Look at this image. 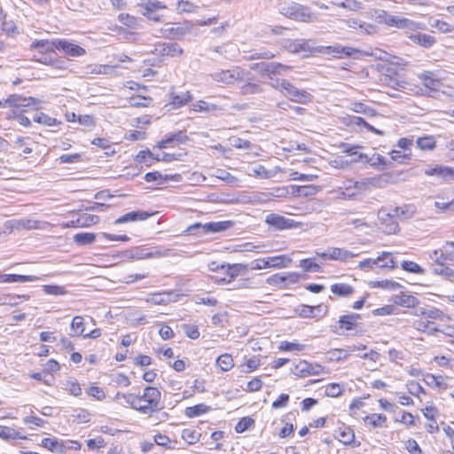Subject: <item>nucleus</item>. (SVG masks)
I'll list each match as a JSON object with an SVG mask.
<instances>
[{"label":"nucleus","mask_w":454,"mask_h":454,"mask_svg":"<svg viewBox=\"0 0 454 454\" xmlns=\"http://www.w3.org/2000/svg\"><path fill=\"white\" fill-rule=\"evenodd\" d=\"M312 41L302 40L295 47V51H303L308 52H319L323 54L331 55L334 58L350 57L358 51L349 46H342L340 44H334L331 46H316Z\"/></svg>","instance_id":"obj_1"},{"label":"nucleus","mask_w":454,"mask_h":454,"mask_svg":"<svg viewBox=\"0 0 454 454\" xmlns=\"http://www.w3.org/2000/svg\"><path fill=\"white\" fill-rule=\"evenodd\" d=\"M142 399L141 406L138 411L143 414L152 415L162 409L160 405L161 394L160 390L154 387H146L144 393L140 395Z\"/></svg>","instance_id":"obj_2"},{"label":"nucleus","mask_w":454,"mask_h":454,"mask_svg":"<svg viewBox=\"0 0 454 454\" xmlns=\"http://www.w3.org/2000/svg\"><path fill=\"white\" fill-rule=\"evenodd\" d=\"M279 12L292 20L301 22H309L313 20V13L309 8L295 2L284 3Z\"/></svg>","instance_id":"obj_3"},{"label":"nucleus","mask_w":454,"mask_h":454,"mask_svg":"<svg viewBox=\"0 0 454 454\" xmlns=\"http://www.w3.org/2000/svg\"><path fill=\"white\" fill-rule=\"evenodd\" d=\"M234 225L232 221L210 222L207 223H196L186 228L185 233L189 235H199L215 233L226 231Z\"/></svg>","instance_id":"obj_4"},{"label":"nucleus","mask_w":454,"mask_h":454,"mask_svg":"<svg viewBox=\"0 0 454 454\" xmlns=\"http://www.w3.org/2000/svg\"><path fill=\"white\" fill-rule=\"evenodd\" d=\"M378 220L384 233L388 235L395 234L399 231L397 218L391 209H380L378 212Z\"/></svg>","instance_id":"obj_5"},{"label":"nucleus","mask_w":454,"mask_h":454,"mask_svg":"<svg viewBox=\"0 0 454 454\" xmlns=\"http://www.w3.org/2000/svg\"><path fill=\"white\" fill-rule=\"evenodd\" d=\"M281 93L291 101L300 104H307L312 99L311 94L304 90H299L287 80H285Z\"/></svg>","instance_id":"obj_6"},{"label":"nucleus","mask_w":454,"mask_h":454,"mask_svg":"<svg viewBox=\"0 0 454 454\" xmlns=\"http://www.w3.org/2000/svg\"><path fill=\"white\" fill-rule=\"evenodd\" d=\"M381 22L390 27H395L397 28H406L410 30H415L418 28V24L409 19L394 16L388 14L387 12L382 11V14L378 17Z\"/></svg>","instance_id":"obj_7"},{"label":"nucleus","mask_w":454,"mask_h":454,"mask_svg":"<svg viewBox=\"0 0 454 454\" xmlns=\"http://www.w3.org/2000/svg\"><path fill=\"white\" fill-rule=\"evenodd\" d=\"M265 223L278 231L293 229L300 225L298 222L293 219L274 213L266 216Z\"/></svg>","instance_id":"obj_8"},{"label":"nucleus","mask_w":454,"mask_h":454,"mask_svg":"<svg viewBox=\"0 0 454 454\" xmlns=\"http://www.w3.org/2000/svg\"><path fill=\"white\" fill-rule=\"evenodd\" d=\"M193 27V25L185 21L184 23H168L165 25L164 33L167 36L173 39H180L186 34L190 33Z\"/></svg>","instance_id":"obj_9"},{"label":"nucleus","mask_w":454,"mask_h":454,"mask_svg":"<svg viewBox=\"0 0 454 454\" xmlns=\"http://www.w3.org/2000/svg\"><path fill=\"white\" fill-rule=\"evenodd\" d=\"M252 69H259L260 73L263 75L271 77V74H282L286 71L289 70V67L284 66L277 62H262L254 64L251 67Z\"/></svg>","instance_id":"obj_10"},{"label":"nucleus","mask_w":454,"mask_h":454,"mask_svg":"<svg viewBox=\"0 0 454 454\" xmlns=\"http://www.w3.org/2000/svg\"><path fill=\"white\" fill-rule=\"evenodd\" d=\"M298 377H307L309 375H319L324 372V367L318 364H310L305 360L300 361L293 371Z\"/></svg>","instance_id":"obj_11"},{"label":"nucleus","mask_w":454,"mask_h":454,"mask_svg":"<svg viewBox=\"0 0 454 454\" xmlns=\"http://www.w3.org/2000/svg\"><path fill=\"white\" fill-rule=\"evenodd\" d=\"M388 256V252H383L382 254L376 259L370 258L360 262L358 267L360 270H373L375 267L393 269L395 266L393 259H389V262H386L385 264H380L381 261L385 260Z\"/></svg>","instance_id":"obj_12"},{"label":"nucleus","mask_w":454,"mask_h":454,"mask_svg":"<svg viewBox=\"0 0 454 454\" xmlns=\"http://www.w3.org/2000/svg\"><path fill=\"white\" fill-rule=\"evenodd\" d=\"M58 50L62 51L66 55L70 57H81L86 54L84 48L67 39L58 38Z\"/></svg>","instance_id":"obj_13"},{"label":"nucleus","mask_w":454,"mask_h":454,"mask_svg":"<svg viewBox=\"0 0 454 454\" xmlns=\"http://www.w3.org/2000/svg\"><path fill=\"white\" fill-rule=\"evenodd\" d=\"M188 140L189 138L185 132L183 130H178L177 132L167 135L165 139H162L158 143V147L162 149L166 148L168 145L170 144H185Z\"/></svg>","instance_id":"obj_14"},{"label":"nucleus","mask_w":454,"mask_h":454,"mask_svg":"<svg viewBox=\"0 0 454 454\" xmlns=\"http://www.w3.org/2000/svg\"><path fill=\"white\" fill-rule=\"evenodd\" d=\"M214 81L225 84H232L239 78V72L237 70H222L211 74Z\"/></svg>","instance_id":"obj_15"},{"label":"nucleus","mask_w":454,"mask_h":454,"mask_svg":"<svg viewBox=\"0 0 454 454\" xmlns=\"http://www.w3.org/2000/svg\"><path fill=\"white\" fill-rule=\"evenodd\" d=\"M35 98L32 97H23L19 94H12L10 95L6 99L5 103L9 106H14V107H27L34 105L35 103Z\"/></svg>","instance_id":"obj_16"},{"label":"nucleus","mask_w":454,"mask_h":454,"mask_svg":"<svg viewBox=\"0 0 454 454\" xmlns=\"http://www.w3.org/2000/svg\"><path fill=\"white\" fill-rule=\"evenodd\" d=\"M30 49H37L43 54L54 52L58 50V39L54 40H35L31 45Z\"/></svg>","instance_id":"obj_17"},{"label":"nucleus","mask_w":454,"mask_h":454,"mask_svg":"<svg viewBox=\"0 0 454 454\" xmlns=\"http://www.w3.org/2000/svg\"><path fill=\"white\" fill-rule=\"evenodd\" d=\"M247 269V265L236 263V264H222L221 270L224 271V273L229 277L228 279L226 278H223L221 281L230 283L232 281L242 270H246Z\"/></svg>","instance_id":"obj_18"},{"label":"nucleus","mask_w":454,"mask_h":454,"mask_svg":"<svg viewBox=\"0 0 454 454\" xmlns=\"http://www.w3.org/2000/svg\"><path fill=\"white\" fill-rule=\"evenodd\" d=\"M425 174L427 176H436L443 180L454 178V168L444 166H435L434 168H429L425 169Z\"/></svg>","instance_id":"obj_19"},{"label":"nucleus","mask_w":454,"mask_h":454,"mask_svg":"<svg viewBox=\"0 0 454 454\" xmlns=\"http://www.w3.org/2000/svg\"><path fill=\"white\" fill-rule=\"evenodd\" d=\"M361 315L357 313H349L340 317L338 321L340 328L350 331L357 326Z\"/></svg>","instance_id":"obj_20"},{"label":"nucleus","mask_w":454,"mask_h":454,"mask_svg":"<svg viewBox=\"0 0 454 454\" xmlns=\"http://www.w3.org/2000/svg\"><path fill=\"white\" fill-rule=\"evenodd\" d=\"M151 214L146 211H131L115 220L116 224L125 223L129 222L145 221L149 218Z\"/></svg>","instance_id":"obj_21"},{"label":"nucleus","mask_w":454,"mask_h":454,"mask_svg":"<svg viewBox=\"0 0 454 454\" xmlns=\"http://www.w3.org/2000/svg\"><path fill=\"white\" fill-rule=\"evenodd\" d=\"M99 222V217L96 215H90L82 213L78 215L76 220L71 221V226L73 227H88L96 224Z\"/></svg>","instance_id":"obj_22"},{"label":"nucleus","mask_w":454,"mask_h":454,"mask_svg":"<svg viewBox=\"0 0 454 454\" xmlns=\"http://www.w3.org/2000/svg\"><path fill=\"white\" fill-rule=\"evenodd\" d=\"M393 301L396 305L403 306L405 308H416L419 303V301L417 297L403 293L395 295L393 298Z\"/></svg>","instance_id":"obj_23"},{"label":"nucleus","mask_w":454,"mask_h":454,"mask_svg":"<svg viewBox=\"0 0 454 454\" xmlns=\"http://www.w3.org/2000/svg\"><path fill=\"white\" fill-rule=\"evenodd\" d=\"M330 260L347 262L349 259L358 255L357 253H353L345 248L331 247Z\"/></svg>","instance_id":"obj_24"},{"label":"nucleus","mask_w":454,"mask_h":454,"mask_svg":"<svg viewBox=\"0 0 454 454\" xmlns=\"http://www.w3.org/2000/svg\"><path fill=\"white\" fill-rule=\"evenodd\" d=\"M40 278L33 275H20V274H1L0 275V283H13V282H28V281H36L39 280Z\"/></svg>","instance_id":"obj_25"},{"label":"nucleus","mask_w":454,"mask_h":454,"mask_svg":"<svg viewBox=\"0 0 454 454\" xmlns=\"http://www.w3.org/2000/svg\"><path fill=\"white\" fill-rule=\"evenodd\" d=\"M348 27L354 29H360L362 32L372 35L376 32V26L364 22L360 20L350 19L347 20Z\"/></svg>","instance_id":"obj_26"},{"label":"nucleus","mask_w":454,"mask_h":454,"mask_svg":"<svg viewBox=\"0 0 454 454\" xmlns=\"http://www.w3.org/2000/svg\"><path fill=\"white\" fill-rule=\"evenodd\" d=\"M40 63L48 65L53 68L64 70L67 68L68 60L60 58L44 56L37 60Z\"/></svg>","instance_id":"obj_27"},{"label":"nucleus","mask_w":454,"mask_h":454,"mask_svg":"<svg viewBox=\"0 0 454 454\" xmlns=\"http://www.w3.org/2000/svg\"><path fill=\"white\" fill-rule=\"evenodd\" d=\"M410 39L413 43L419 44L426 48L431 47L435 43V39L434 36L427 35V34H421V33H417V34L411 35L410 36Z\"/></svg>","instance_id":"obj_28"},{"label":"nucleus","mask_w":454,"mask_h":454,"mask_svg":"<svg viewBox=\"0 0 454 454\" xmlns=\"http://www.w3.org/2000/svg\"><path fill=\"white\" fill-rule=\"evenodd\" d=\"M429 258L432 261L431 269L445 264L446 262L449 261L442 248L431 251L429 253Z\"/></svg>","instance_id":"obj_29"},{"label":"nucleus","mask_w":454,"mask_h":454,"mask_svg":"<svg viewBox=\"0 0 454 454\" xmlns=\"http://www.w3.org/2000/svg\"><path fill=\"white\" fill-rule=\"evenodd\" d=\"M331 291L337 296L348 297L354 293V288L350 285L345 283H335L331 286Z\"/></svg>","instance_id":"obj_30"},{"label":"nucleus","mask_w":454,"mask_h":454,"mask_svg":"<svg viewBox=\"0 0 454 454\" xmlns=\"http://www.w3.org/2000/svg\"><path fill=\"white\" fill-rule=\"evenodd\" d=\"M184 52L183 49L176 43H168L161 45L160 53L161 55L176 57L182 55Z\"/></svg>","instance_id":"obj_31"},{"label":"nucleus","mask_w":454,"mask_h":454,"mask_svg":"<svg viewBox=\"0 0 454 454\" xmlns=\"http://www.w3.org/2000/svg\"><path fill=\"white\" fill-rule=\"evenodd\" d=\"M148 259L162 258L175 255V252L170 248H162L159 247H147Z\"/></svg>","instance_id":"obj_32"},{"label":"nucleus","mask_w":454,"mask_h":454,"mask_svg":"<svg viewBox=\"0 0 454 454\" xmlns=\"http://www.w3.org/2000/svg\"><path fill=\"white\" fill-rule=\"evenodd\" d=\"M397 219H408L411 218L415 213V207L412 205H403L402 207H395L391 209Z\"/></svg>","instance_id":"obj_33"},{"label":"nucleus","mask_w":454,"mask_h":454,"mask_svg":"<svg viewBox=\"0 0 454 454\" xmlns=\"http://www.w3.org/2000/svg\"><path fill=\"white\" fill-rule=\"evenodd\" d=\"M216 366L223 372H228L234 366L232 356L225 353L220 355L216 359Z\"/></svg>","instance_id":"obj_34"},{"label":"nucleus","mask_w":454,"mask_h":454,"mask_svg":"<svg viewBox=\"0 0 454 454\" xmlns=\"http://www.w3.org/2000/svg\"><path fill=\"white\" fill-rule=\"evenodd\" d=\"M266 259L269 260V262H270V263H269L270 268H278V269L286 268V267H288L292 262V259L284 254L278 255V256H271V257H268Z\"/></svg>","instance_id":"obj_35"},{"label":"nucleus","mask_w":454,"mask_h":454,"mask_svg":"<svg viewBox=\"0 0 454 454\" xmlns=\"http://www.w3.org/2000/svg\"><path fill=\"white\" fill-rule=\"evenodd\" d=\"M321 305L317 306H309L306 304H301L295 309V312L301 317L304 318H312L315 317L314 311L318 310L321 311Z\"/></svg>","instance_id":"obj_36"},{"label":"nucleus","mask_w":454,"mask_h":454,"mask_svg":"<svg viewBox=\"0 0 454 454\" xmlns=\"http://www.w3.org/2000/svg\"><path fill=\"white\" fill-rule=\"evenodd\" d=\"M326 356L331 362H340L348 359L349 351L344 348H333L326 353Z\"/></svg>","instance_id":"obj_37"},{"label":"nucleus","mask_w":454,"mask_h":454,"mask_svg":"<svg viewBox=\"0 0 454 454\" xmlns=\"http://www.w3.org/2000/svg\"><path fill=\"white\" fill-rule=\"evenodd\" d=\"M431 270L434 275L441 276L449 281H454V270L450 268L446 263L436 268H432Z\"/></svg>","instance_id":"obj_38"},{"label":"nucleus","mask_w":454,"mask_h":454,"mask_svg":"<svg viewBox=\"0 0 454 454\" xmlns=\"http://www.w3.org/2000/svg\"><path fill=\"white\" fill-rule=\"evenodd\" d=\"M42 446L48 449L51 451L62 453L65 451V448L61 442L56 438H44L42 440Z\"/></svg>","instance_id":"obj_39"},{"label":"nucleus","mask_w":454,"mask_h":454,"mask_svg":"<svg viewBox=\"0 0 454 454\" xmlns=\"http://www.w3.org/2000/svg\"><path fill=\"white\" fill-rule=\"evenodd\" d=\"M71 331L72 334L74 336H83L85 326H84V319L81 316H75L71 323Z\"/></svg>","instance_id":"obj_40"},{"label":"nucleus","mask_w":454,"mask_h":454,"mask_svg":"<svg viewBox=\"0 0 454 454\" xmlns=\"http://www.w3.org/2000/svg\"><path fill=\"white\" fill-rule=\"evenodd\" d=\"M209 410V406L204 403H200L194 406L187 407L184 411V414L188 418H194L207 412Z\"/></svg>","instance_id":"obj_41"},{"label":"nucleus","mask_w":454,"mask_h":454,"mask_svg":"<svg viewBox=\"0 0 454 454\" xmlns=\"http://www.w3.org/2000/svg\"><path fill=\"white\" fill-rule=\"evenodd\" d=\"M73 239L79 246H86L95 241L96 235L90 232H80L74 235Z\"/></svg>","instance_id":"obj_42"},{"label":"nucleus","mask_w":454,"mask_h":454,"mask_svg":"<svg viewBox=\"0 0 454 454\" xmlns=\"http://www.w3.org/2000/svg\"><path fill=\"white\" fill-rule=\"evenodd\" d=\"M336 437L339 439L340 442L348 445L354 442L355 434L351 428L347 427V428H344L343 430L340 429L337 432Z\"/></svg>","instance_id":"obj_43"},{"label":"nucleus","mask_w":454,"mask_h":454,"mask_svg":"<svg viewBox=\"0 0 454 454\" xmlns=\"http://www.w3.org/2000/svg\"><path fill=\"white\" fill-rule=\"evenodd\" d=\"M0 438L4 440L25 439L14 428L0 426Z\"/></svg>","instance_id":"obj_44"},{"label":"nucleus","mask_w":454,"mask_h":454,"mask_svg":"<svg viewBox=\"0 0 454 454\" xmlns=\"http://www.w3.org/2000/svg\"><path fill=\"white\" fill-rule=\"evenodd\" d=\"M191 99V94L189 91H186L180 95H172L170 103L173 105L174 108H178L187 104Z\"/></svg>","instance_id":"obj_45"},{"label":"nucleus","mask_w":454,"mask_h":454,"mask_svg":"<svg viewBox=\"0 0 454 454\" xmlns=\"http://www.w3.org/2000/svg\"><path fill=\"white\" fill-rule=\"evenodd\" d=\"M423 380H424L425 383L431 387H443L444 388L447 387V384L443 383L442 380V376H434V374L427 373L424 376Z\"/></svg>","instance_id":"obj_46"},{"label":"nucleus","mask_w":454,"mask_h":454,"mask_svg":"<svg viewBox=\"0 0 454 454\" xmlns=\"http://www.w3.org/2000/svg\"><path fill=\"white\" fill-rule=\"evenodd\" d=\"M34 121L43 124L46 126H54L59 124L60 121H58L57 119L50 117L44 113H37L33 117Z\"/></svg>","instance_id":"obj_47"},{"label":"nucleus","mask_w":454,"mask_h":454,"mask_svg":"<svg viewBox=\"0 0 454 454\" xmlns=\"http://www.w3.org/2000/svg\"><path fill=\"white\" fill-rule=\"evenodd\" d=\"M263 91V88L254 82H247L240 87V93L242 95L260 94Z\"/></svg>","instance_id":"obj_48"},{"label":"nucleus","mask_w":454,"mask_h":454,"mask_svg":"<svg viewBox=\"0 0 454 454\" xmlns=\"http://www.w3.org/2000/svg\"><path fill=\"white\" fill-rule=\"evenodd\" d=\"M401 268L403 270H405L407 272H411V273H415V274H424L425 273V270L420 265H419L418 263H416L412 261H403L401 263Z\"/></svg>","instance_id":"obj_49"},{"label":"nucleus","mask_w":454,"mask_h":454,"mask_svg":"<svg viewBox=\"0 0 454 454\" xmlns=\"http://www.w3.org/2000/svg\"><path fill=\"white\" fill-rule=\"evenodd\" d=\"M364 421L373 427H382L387 421V418L382 414H372L366 416Z\"/></svg>","instance_id":"obj_50"},{"label":"nucleus","mask_w":454,"mask_h":454,"mask_svg":"<svg viewBox=\"0 0 454 454\" xmlns=\"http://www.w3.org/2000/svg\"><path fill=\"white\" fill-rule=\"evenodd\" d=\"M300 267H301L305 272H318L321 269L320 265L315 262L311 258L301 260Z\"/></svg>","instance_id":"obj_51"},{"label":"nucleus","mask_w":454,"mask_h":454,"mask_svg":"<svg viewBox=\"0 0 454 454\" xmlns=\"http://www.w3.org/2000/svg\"><path fill=\"white\" fill-rule=\"evenodd\" d=\"M182 438L189 444H194L200 441V434L193 429H184Z\"/></svg>","instance_id":"obj_52"},{"label":"nucleus","mask_w":454,"mask_h":454,"mask_svg":"<svg viewBox=\"0 0 454 454\" xmlns=\"http://www.w3.org/2000/svg\"><path fill=\"white\" fill-rule=\"evenodd\" d=\"M435 146L433 137H424L417 139V147L422 151L432 150Z\"/></svg>","instance_id":"obj_53"},{"label":"nucleus","mask_w":454,"mask_h":454,"mask_svg":"<svg viewBox=\"0 0 454 454\" xmlns=\"http://www.w3.org/2000/svg\"><path fill=\"white\" fill-rule=\"evenodd\" d=\"M136 160L140 163H145L147 167H150L152 162L155 160L153 158V153L149 150H146L140 151L136 156Z\"/></svg>","instance_id":"obj_54"},{"label":"nucleus","mask_w":454,"mask_h":454,"mask_svg":"<svg viewBox=\"0 0 454 454\" xmlns=\"http://www.w3.org/2000/svg\"><path fill=\"white\" fill-rule=\"evenodd\" d=\"M254 424V420L250 417L242 418L235 426L237 433H243Z\"/></svg>","instance_id":"obj_55"},{"label":"nucleus","mask_w":454,"mask_h":454,"mask_svg":"<svg viewBox=\"0 0 454 454\" xmlns=\"http://www.w3.org/2000/svg\"><path fill=\"white\" fill-rule=\"evenodd\" d=\"M125 402L131 406L132 409L138 411L139 406H141L142 399L140 395H137L134 394L122 395Z\"/></svg>","instance_id":"obj_56"},{"label":"nucleus","mask_w":454,"mask_h":454,"mask_svg":"<svg viewBox=\"0 0 454 454\" xmlns=\"http://www.w3.org/2000/svg\"><path fill=\"white\" fill-rule=\"evenodd\" d=\"M305 348V345L289 341H282L279 349L282 351H301Z\"/></svg>","instance_id":"obj_57"},{"label":"nucleus","mask_w":454,"mask_h":454,"mask_svg":"<svg viewBox=\"0 0 454 454\" xmlns=\"http://www.w3.org/2000/svg\"><path fill=\"white\" fill-rule=\"evenodd\" d=\"M293 190V194H297L298 196H309L315 193V187L314 186H291Z\"/></svg>","instance_id":"obj_58"},{"label":"nucleus","mask_w":454,"mask_h":454,"mask_svg":"<svg viewBox=\"0 0 454 454\" xmlns=\"http://www.w3.org/2000/svg\"><path fill=\"white\" fill-rule=\"evenodd\" d=\"M182 328L188 338L197 340L200 337V331L197 325L185 324L183 325Z\"/></svg>","instance_id":"obj_59"},{"label":"nucleus","mask_w":454,"mask_h":454,"mask_svg":"<svg viewBox=\"0 0 454 454\" xmlns=\"http://www.w3.org/2000/svg\"><path fill=\"white\" fill-rule=\"evenodd\" d=\"M420 79L424 86L431 90H436V87L440 84V81L431 77L429 74H421Z\"/></svg>","instance_id":"obj_60"},{"label":"nucleus","mask_w":454,"mask_h":454,"mask_svg":"<svg viewBox=\"0 0 454 454\" xmlns=\"http://www.w3.org/2000/svg\"><path fill=\"white\" fill-rule=\"evenodd\" d=\"M43 288L45 294L51 295H63L67 293L64 287L56 285H45Z\"/></svg>","instance_id":"obj_61"},{"label":"nucleus","mask_w":454,"mask_h":454,"mask_svg":"<svg viewBox=\"0 0 454 454\" xmlns=\"http://www.w3.org/2000/svg\"><path fill=\"white\" fill-rule=\"evenodd\" d=\"M351 109L356 113L364 114L367 115H372L373 113L372 108H371L370 106H366L362 102L353 103Z\"/></svg>","instance_id":"obj_62"},{"label":"nucleus","mask_w":454,"mask_h":454,"mask_svg":"<svg viewBox=\"0 0 454 454\" xmlns=\"http://www.w3.org/2000/svg\"><path fill=\"white\" fill-rule=\"evenodd\" d=\"M406 387L408 392L412 395L418 396L420 393H425L422 386L414 380L408 381Z\"/></svg>","instance_id":"obj_63"},{"label":"nucleus","mask_w":454,"mask_h":454,"mask_svg":"<svg viewBox=\"0 0 454 454\" xmlns=\"http://www.w3.org/2000/svg\"><path fill=\"white\" fill-rule=\"evenodd\" d=\"M231 145L238 149H249L252 146V143L248 140L240 137L231 138Z\"/></svg>","instance_id":"obj_64"}]
</instances>
